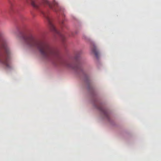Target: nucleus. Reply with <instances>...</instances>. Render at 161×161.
<instances>
[{"label":"nucleus","mask_w":161,"mask_h":161,"mask_svg":"<svg viewBox=\"0 0 161 161\" xmlns=\"http://www.w3.org/2000/svg\"><path fill=\"white\" fill-rule=\"evenodd\" d=\"M91 48L92 53L95 54V56L98 58L99 56V53L97 51L96 46L94 45H93Z\"/></svg>","instance_id":"obj_6"},{"label":"nucleus","mask_w":161,"mask_h":161,"mask_svg":"<svg viewBox=\"0 0 161 161\" xmlns=\"http://www.w3.org/2000/svg\"><path fill=\"white\" fill-rule=\"evenodd\" d=\"M22 37L25 45L31 49H37L43 59L52 61L55 64H62L76 71L82 70L79 63L74 64L64 60L60 56L58 50L52 47L47 42L37 39L31 35L23 34H22Z\"/></svg>","instance_id":"obj_1"},{"label":"nucleus","mask_w":161,"mask_h":161,"mask_svg":"<svg viewBox=\"0 0 161 161\" xmlns=\"http://www.w3.org/2000/svg\"><path fill=\"white\" fill-rule=\"evenodd\" d=\"M97 108L101 111L102 114L105 117L107 118H108L109 113L108 112L107 110L104 108L102 105L100 104L99 105L97 106Z\"/></svg>","instance_id":"obj_5"},{"label":"nucleus","mask_w":161,"mask_h":161,"mask_svg":"<svg viewBox=\"0 0 161 161\" xmlns=\"http://www.w3.org/2000/svg\"><path fill=\"white\" fill-rule=\"evenodd\" d=\"M60 24L61 26L62 27V25H64V22L63 21H61V22L60 23Z\"/></svg>","instance_id":"obj_7"},{"label":"nucleus","mask_w":161,"mask_h":161,"mask_svg":"<svg viewBox=\"0 0 161 161\" xmlns=\"http://www.w3.org/2000/svg\"><path fill=\"white\" fill-rule=\"evenodd\" d=\"M0 64L6 68H12L9 55L10 51L7 45L6 39L0 32Z\"/></svg>","instance_id":"obj_2"},{"label":"nucleus","mask_w":161,"mask_h":161,"mask_svg":"<svg viewBox=\"0 0 161 161\" xmlns=\"http://www.w3.org/2000/svg\"><path fill=\"white\" fill-rule=\"evenodd\" d=\"M30 1L32 6L36 9L38 8L42 4H43L48 5L50 8L56 12L60 11L62 9L61 7L58 5V3L55 1L52 3H51L47 0H42L41 2H38L37 0H30Z\"/></svg>","instance_id":"obj_3"},{"label":"nucleus","mask_w":161,"mask_h":161,"mask_svg":"<svg viewBox=\"0 0 161 161\" xmlns=\"http://www.w3.org/2000/svg\"><path fill=\"white\" fill-rule=\"evenodd\" d=\"M42 14L43 15L44 17L47 19V20L50 28L52 31L54 32L55 33L58 34L60 36V38L61 40L63 42H64L65 40V37L64 36L62 33H60L56 29L54 25L51 22L49 17L48 15L43 12L42 13Z\"/></svg>","instance_id":"obj_4"}]
</instances>
